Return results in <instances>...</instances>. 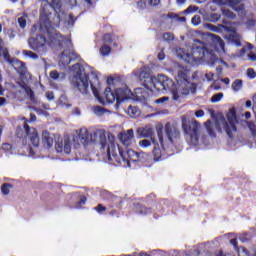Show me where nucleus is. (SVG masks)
Returning <instances> with one entry per match:
<instances>
[{
	"label": "nucleus",
	"mask_w": 256,
	"mask_h": 256,
	"mask_svg": "<svg viewBox=\"0 0 256 256\" xmlns=\"http://www.w3.org/2000/svg\"><path fill=\"white\" fill-rule=\"evenodd\" d=\"M99 143L101 151H105L106 149L108 161H111V163H127V165L130 166L131 163H137V161H139L137 152L132 149L123 151L115 142H108L105 133L99 134Z\"/></svg>",
	"instance_id": "obj_1"
},
{
	"label": "nucleus",
	"mask_w": 256,
	"mask_h": 256,
	"mask_svg": "<svg viewBox=\"0 0 256 256\" xmlns=\"http://www.w3.org/2000/svg\"><path fill=\"white\" fill-rule=\"evenodd\" d=\"M48 33V40L45 36L38 34L35 37H30L28 39V45L32 51L36 53H47V45L49 47H53L54 45H63L65 41V36L61 35V33L57 31H47Z\"/></svg>",
	"instance_id": "obj_2"
},
{
	"label": "nucleus",
	"mask_w": 256,
	"mask_h": 256,
	"mask_svg": "<svg viewBox=\"0 0 256 256\" xmlns=\"http://www.w3.org/2000/svg\"><path fill=\"white\" fill-rule=\"evenodd\" d=\"M209 49H207V45L199 39H194V43L192 44L191 53H185L181 55V59L188 63L189 65L195 66L199 65L204 59L205 55H209Z\"/></svg>",
	"instance_id": "obj_3"
},
{
	"label": "nucleus",
	"mask_w": 256,
	"mask_h": 256,
	"mask_svg": "<svg viewBox=\"0 0 256 256\" xmlns=\"http://www.w3.org/2000/svg\"><path fill=\"white\" fill-rule=\"evenodd\" d=\"M75 75L71 79V85L74 86L82 95L89 93V74L85 73V68L81 63L72 66Z\"/></svg>",
	"instance_id": "obj_4"
},
{
	"label": "nucleus",
	"mask_w": 256,
	"mask_h": 256,
	"mask_svg": "<svg viewBox=\"0 0 256 256\" xmlns=\"http://www.w3.org/2000/svg\"><path fill=\"white\" fill-rule=\"evenodd\" d=\"M157 135L160 145L159 143H157V140H155L154 148L152 150L154 161H163V159H168V157H172V155H175L177 150L169 146V144H165L163 138V128L157 130Z\"/></svg>",
	"instance_id": "obj_5"
},
{
	"label": "nucleus",
	"mask_w": 256,
	"mask_h": 256,
	"mask_svg": "<svg viewBox=\"0 0 256 256\" xmlns=\"http://www.w3.org/2000/svg\"><path fill=\"white\" fill-rule=\"evenodd\" d=\"M16 137L20 139L21 144L24 147H27V145L30 146V144L27 141H30L32 146L36 148L39 147V132H37V129L31 128L27 123H24L23 127L18 126L16 128Z\"/></svg>",
	"instance_id": "obj_6"
},
{
	"label": "nucleus",
	"mask_w": 256,
	"mask_h": 256,
	"mask_svg": "<svg viewBox=\"0 0 256 256\" xmlns=\"http://www.w3.org/2000/svg\"><path fill=\"white\" fill-rule=\"evenodd\" d=\"M107 85H113V87H117L114 91L116 93V103L119 104L126 99H129V95H131V90L125 83L124 76H116V77H108Z\"/></svg>",
	"instance_id": "obj_7"
},
{
	"label": "nucleus",
	"mask_w": 256,
	"mask_h": 256,
	"mask_svg": "<svg viewBox=\"0 0 256 256\" xmlns=\"http://www.w3.org/2000/svg\"><path fill=\"white\" fill-rule=\"evenodd\" d=\"M182 129L186 135H189L192 145L199 144V131L201 130V124L199 121L192 120H182Z\"/></svg>",
	"instance_id": "obj_8"
},
{
	"label": "nucleus",
	"mask_w": 256,
	"mask_h": 256,
	"mask_svg": "<svg viewBox=\"0 0 256 256\" xmlns=\"http://www.w3.org/2000/svg\"><path fill=\"white\" fill-rule=\"evenodd\" d=\"M177 83L180 87L182 95H189L197 91V85L189 82V75L187 70H179L177 74Z\"/></svg>",
	"instance_id": "obj_9"
},
{
	"label": "nucleus",
	"mask_w": 256,
	"mask_h": 256,
	"mask_svg": "<svg viewBox=\"0 0 256 256\" xmlns=\"http://www.w3.org/2000/svg\"><path fill=\"white\" fill-rule=\"evenodd\" d=\"M226 119L224 117L222 118L223 129L229 139H233V133H237V126L235 125L237 123V112L235 108L229 110Z\"/></svg>",
	"instance_id": "obj_10"
},
{
	"label": "nucleus",
	"mask_w": 256,
	"mask_h": 256,
	"mask_svg": "<svg viewBox=\"0 0 256 256\" xmlns=\"http://www.w3.org/2000/svg\"><path fill=\"white\" fill-rule=\"evenodd\" d=\"M164 131L168 139V146L177 151L175 143L181 139V131H179V127L174 123L167 122L164 126Z\"/></svg>",
	"instance_id": "obj_11"
},
{
	"label": "nucleus",
	"mask_w": 256,
	"mask_h": 256,
	"mask_svg": "<svg viewBox=\"0 0 256 256\" xmlns=\"http://www.w3.org/2000/svg\"><path fill=\"white\" fill-rule=\"evenodd\" d=\"M91 89L94 93V96L96 97V99H98L101 105H111L115 103V101H117V94L115 93V90L113 92L111 87L105 88L103 96L99 95V91L97 90V88H95V86H93V84H91Z\"/></svg>",
	"instance_id": "obj_12"
},
{
	"label": "nucleus",
	"mask_w": 256,
	"mask_h": 256,
	"mask_svg": "<svg viewBox=\"0 0 256 256\" xmlns=\"http://www.w3.org/2000/svg\"><path fill=\"white\" fill-rule=\"evenodd\" d=\"M151 82L156 91H170L174 85L173 80L165 74H159L156 78H151Z\"/></svg>",
	"instance_id": "obj_13"
},
{
	"label": "nucleus",
	"mask_w": 256,
	"mask_h": 256,
	"mask_svg": "<svg viewBox=\"0 0 256 256\" xmlns=\"http://www.w3.org/2000/svg\"><path fill=\"white\" fill-rule=\"evenodd\" d=\"M4 60L6 63H9L15 71L23 77L27 73V66L25 65V62L17 59V58H12L11 54H8V57H4Z\"/></svg>",
	"instance_id": "obj_14"
},
{
	"label": "nucleus",
	"mask_w": 256,
	"mask_h": 256,
	"mask_svg": "<svg viewBox=\"0 0 256 256\" xmlns=\"http://www.w3.org/2000/svg\"><path fill=\"white\" fill-rule=\"evenodd\" d=\"M137 135L140 139H151L152 143L155 144V136H153V128L149 126L139 127L137 129Z\"/></svg>",
	"instance_id": "obj_15"
},
{
	"label": "nucleus",
	"mask_w": 256,
	"mask_h": 256,
	"mask_svg": "<svg viewBox=\"0 0 256 256\" xmlns=\"http://www.w3.org/2000/svg\"><path fill=\"white\" fill-rule=\"evenodd\" d=\"M55 149L57 153H65L66 155H69V153H71V140L65 138L64 141L57 142Z\"/></svg>",
	"instance_id": "obj_16"
},
{
	"label": "nucleus",
	"mask_w": 256,
	"mask_h": 256,
	"mask_svg": "<svg viewBox=\"0 0 256 256\" xmlns=\"http://www.w3.org/2000/svg\"><path fill=\"white\" fill-rule=\"evenodd\" d=\"M133 137H135V133L133 129H129L119 134V139L121 143L126 147H129V145H131V141H133Z\"/></svg>",
	"instance_id": "obj_17"
},
{
	"label": "nucleus",
	"mask_w": 256,
	"mask_h": 256,
	"mask_svg": "<svg viewBox=\"0 0 256 256\" xmlns=\"http://www.w3.org/2000/svg\"><path fill=\"white\" fill-rule=\"evenodd\" d=\"M134 211L138 213V215H151V213H153V209L147 208L141 203L134 204Z\"/></svg>",
	"instance_id": "obj_18"
},
{
	"label": "nucleus",
	"mask_w": 256,
	"mask_h": 256,
	"mask_svg": "<svg viewBox=\"0 0 256 256\" xmlns=\"http://www.w3.org/2000/svg\"><path fill=\"white\" fill-rule=\"evenodd\" d=\"M81 56H79V54L72 52L71 53V57L65 55V52L61 53L60 59L63 63V65H69L71 63V61H77L80 59Z\"/></svg>",
	"instance_id": "obj_19"
},
{
	"label": "nucleus",
	"mask_w": 256,
	"mask_h": 256,
	"mask_svg": "<svg viewBox=\"0 0 256 256\" xmlns=\"http://www.w3.org/2000/svg\"><path fill=\"white\" fill-rule=\"evenodd\" d=\"M42 143L46 149L53 147V137H51V134L47 130L42 132Z\"/></svg>",
	"instance_id": "obj_20"
},
{
	"label": "nucleus",
	"mask_w": 256,
	"mask_h": 256,
	"mask_svg": "<svg viewBox=\"0 0 256 256\" xmlns=\"http://www.w3.org/2000/svg\"><path fill=\"white\" fill-rule=\"evenodd\" d=\"M89 137H90L89 130L85 128L80 129L78 134V139L80 143H82V145H89Z\"/></svg>",
	"instance_id": "obj_21"
},
{
	"label": "nucleus",
	"mask_w": 256,
	"mask_h": 256,
	"mask_svg": "<svg viewBox=\"0 0 256 256\" xmlns=\"http://www.w3.org/2000/svg\"><path fill=\"white\" fill-rule=\"evenodd\" d=\"M226 3L234 11H243V9H245V5L241 4V0H227ZM237 5L239 6L237 7Z\"/></svg>",
	"instance_id": "obj_22"
},
{
	"label": "nucleus",
	"mask_w": 256,
	"mask_h": 256,
	"mask_svg": "<svg viewBox=\"0 0 256 256\" xmlns=\"http://www.w3.org/2000/svg\"><path fill=\"white\" fill-rule=\"evenodd\" d=\"M166 209H169V200L162 199L156 204V211H158V213H161V215L165 213Z\"/></svg>",
	"instance_id": "obj_23"
},
{
	"label": "nucleus",
	"mask_w": 256,
	"mask_h": 256,
	"mask_svg": "<svg viewBox=\"0 0 256 256\" xmlns=\"http://www.w3.org/2000/svg\"><path fill=\"white\" fill-rule=\"evenodd\" d=\"M22 89H24L27 97H29L30 101L35 102V92H33V89L27 85H22Z\"/></svg>",
	"instance_id": "obj_24"
},
{
	"label": "nucleus",
	"mask_w": 256,
	"mask_h": 256,
	"mask_svg": "<svg viewBox=\"0 0 256 256\" xmlns=\"http://www.w3.org/2000/svg\"><path fill=\"white\" fill-rule=\"evenodd\" d=\"M5 42L3 38L0 37V55L5 59V57H9V49L4 47Z\"/></svg>",
	"instance_id": "obj_25"
},
{
	"label": "nucleus",
	"mask_w": 256,
	"mask_h": 256,
	"mask_svg": "<svg viewBox=\"0 0 256 256\" xmlns=\"http://www.w3.org/2000/svg\"><path fill=\"white\" fill-rule=\"evenodd\" d=\"M233 91H241L243 89V80L236 79L231 85Z\"/></svg>",
	"instance_id": "obj_26"
},
{
	"label": "nucleus",
	"mask_w": 256,
	"mask_h": 256,
	"mask_svg": "<svg viewBox=\"0 0 256 256\" xmlns=\"http://www.w3.org/2000/svg\"><path fill=\"white\" fill-rule=\"evenodd\" d=\"M147 157H149V154L145 152H137V159L136 163H145L147 161Z\"/></svg>",
	"instance_id": "obj_27"
},
{
	"label": "nucleus",
	"mask_w": 256,
	"mask_h": 256,
	"mask_svg": "<svg viewBox=\"0 0 256 256\" xmlns=\"http://www.w3.org/2000/svg\"><path fill=\"white\" fill-rule=\"evenodd\" d=\"M10 189H13V185L10 183H4L1 186V191H2L3 195H9Z\"/></svg>",
	"instance_id": "obj_28"
},
{
	"label": "nucleus",
	"mask_w": 256,
	"mask_h": 256,
	"mask_svg": "<svg viewBox=\"0 0 256 256\" xmlns=\"http://www.w3.org/2000/svg\"><path fill=\"white\" fill-rule=\"evenodd\" d=\"M23 55H25V57H29L30 59H39V55H37V53L31 51V50H23L22 51Z\"/></svg>",
	"instance_id": "obj_29"
},
{
	"label": "nucleus",
	"mask_w": 256,
	"mask_h": 256,
	"mask_svg": "<svg viewBox=\"0 0 256 256\" xmlns=\"http://www.w3.org/2000/svg\"><path fill=\"white\" fill-rule=\"evenodd\" d=\"M128 115H130V117H137V115H139V108L136 106H129Z\"/></svg>",
	"instance_id": "obj_30"
},
{
	"label": "nucleus",
	"mask_w": 256,
	"mask_h": 256,
	"mask_svg": "<svg viewBox=\"0 0 256 256\" xmlns=\"http://www.w3.org/2000/svg\"><path fill=\"white\" fill-rule=\"evenodd\" d=\"M109 53H111V47L110 46L104 44L100 47V54L103 57H107V55H109Z\"/></svg>",
	"instance_id": "obj_31"
},
{
	"label": "nucleus",
	"mask_w": 256,
	"mask_h": 256,
	"mask_svg": "<svg viewBox=\"0 0 256 256\" xmlns=\"http://www.w3.org/2000/svg\"><path fill=\"white\" fill-rule=\"evenodd\" d=\"M205 127L207 130L208 135H210V137H216L215 131L213 130V127H211V120H208L205 123Z\"/></svg>",
	"instance_id": "obj_32"
},
{
	"label": "nucleus",
	"mask_w": 256,
	"mask_h": 256,
	"mask_svg": "<svg viewBox=\"0 0 256 256\" xmlns=\"http://www.w3.org/2000/svg\"><path fill=\"white\" fill-rule=\"evenodd\" d=\"M248 129L251 131L252 137H256V125L253 121H247Z\"/></svg>",
	"instance_id": "obj_33"
},
{
	"label": "nucleus",
	"mask_w": 256,
	"mask_h": 256,
	"mask_svg": "<svg viewBox=\"0 0 256 256\" xmlns=\"http://www.w3.org/2000/svg\"><path fill=\"white\" fill-rule=\"evenodd\" d=\"M223 96H224L223 92L216 93L211 97L210 101L211 103H219V101L223 99Z\"/></svg>",
	"instance_id": "obj_34"
},
{
	"label": "nucleus",
	"mask_w": 256,
	"mask_h": 256,
	"mask_svg": "<svg viewBox=\"0 0 256 256\" xmlns=\"http://www.w3.org/2000/svg\"><path fill=\"white\" fill-rule=\"evenodd\" d=\"M93 111L95 115H105V113H107V109L101 106H94Z\"/></svg>",
	"instance_id": "obj_35"
},
{
	"label": "nucleus",
	"mask_w": 256,
	"mask_h": 256,
	"mask_svg": "<svg viewBox=\"0 0 256 256\" xmlns=\"http://www.w3.org/2000/svg\"><path fill=\"white\" fill-rule=\"evenodd\" d=\"M238 239L241 243H248V241H251V237H249V233L247 232L240 234Z\"/></svg>",
	"instance_id": "obj_36"
},
{
	"label": "nucleus",
	"mask_w": 256,
	"mask_h": 256,
	"mask_svg": "<svg viewBox=\"0 0 256 256\" xmlns=\"http://www.w3.org/2000/svg\"><path fill=\"white\" fill-rule=\"evenodd\" d=\"M236 253L238 256H251V252H249L245 247H240Z\"/></svg>",
	"instance_id": "obj_37"
},
{
	"label": "nucleus",
	"mask_w": 256,
	"mask_h": 256,
	"mask_svg": "<svg viewBox=\"0 0 256 256\" xmlns=\"http://www.w3.org/2000/svg\"><path fill=\"white\" fill-rule=\"evenodd\" d=\"M151 143H153V141L147 140V139H143V140L139 141V147H142L143 149H145L147 147H151Z\"/></svg>",
	"instance_id": "obj_38"
},
{
	"label": "nucleus",
	"mask_w": 256,
	"mask_h": 256,
	"mask_svg": "<svg viewBox=\"0 0 256 256\" xmlns=\"http://www.w3.org/2000/svg\"><path fill=\"white\" fill-rule=\"evenodd\" d=\"M85 203H87V197L85 195L80 196V200L76 203V209H81Z\"/></svg>",
	"instance_id": "obj_39"
},
{
	"label": "nucleus",
	"mask_w": 256,
	"mask_h": 256,
	"mask_svg": "<svg viewBox=\"0 0 256 256\" xmlns=\"http://www.w3.org/2000/svg\"><path fill=\"white\" fill-rule=\"evenodd\" d=\"M50 5L54 9H61V7H62L61 0H50Z\"/></svg>",
	"instance_id": "obj_40"
},
{
	"label": "nucleus",
	"mask_w": 256,
	"mask_h": 256,
	"mask_svg": "<svg viewBox=\"0 0 256 256\" xmlns=\"http://www.w3.org/2000/svg\"><path fill=\"white\" fill-rule=\"evenodd\" d=\"M224 17H228V19H235V13L229 9L223 10Z\"/></svg>",
	"instance_id": "obj_41"
},
{
	"label": "nucleus",
	"mask_w": 256,
	"mask_h": 256,
	"mask_svg": "<svg viewBox=\"0 0 256 256\" xmlns=\"http://www.w3.org/2000/svg\"><path fill=\"white\" fill-rule=\"evenodd\" d=\"M18 24L21 29H25V27H27V19L23 16L18 18Z\"/></svg>",
	"instance_id": "obj_42"
},
{
	"label": "nucleus",
	"mask_w": 256,
	"mask_h": 256,
	"mask_svg": "<svg viewBox=\"0 0 256 256\" xmlns=\"http://www.w3.org/2000/svg\"><path fill=\"white\" fill-rule=\"evenodd\" d=\"M215 41L218 43L219 47L221 49H225V42L223 41V39H221V37L217 36V35H213Z\"/></svg>",
	"instance_id": "obj_43"
},
{
	"label": "nucleus",
	"mask_w": 256,
	"mask_h": 256,
	"mask_svg": "<svg viewBox=\"0 0 256 256\" xmlns=\"http://www.w3.org/2000/svg\"><path fill=\"white\" fill-rule=\"evenodd\" d=\"M246 75H247V77H249V79H255V77H256L255 69L248 68L247 72H246Z\"/></svg>",
	"instance_id": "obj_44"
},
{
	"label": "nucleus",
	"mask_w": 256,
	"mask_h": 256,
	"mask_svg": "<svg viewBox=\"0 0 256 256\" xmlns=\"http://www.w3.org/2000/svg\"><path fill=\"white\" fill-rule=\"evenodd\" d=\"M163 39L165 41H173V39H175V36L171 32H166L163 34Z\"/></svg>",
	"instance_id": "obj_45"
},
{
	"label": "nucleus",
	"mask_w": 256,
	"mask_h": 256,
	"mask_svg": "<svg viewBox=\"0 0 256 256\" xmlns=\"http://www.w3.org/2000/svg\"><path fill=\"white\" fill-rule=\"evenodd\" d=\"M94 210L97 211V213H105V211H107V207L103 206V204H98Z\"/></svg>",
	"instance_id": "obj_46"
},
{
	"label": "nucleus",
	"mask_w": 256,
	"mask_h": 256,
	"mask_svg": "<svg viewBox=\"0 0 256 256\" xmlns=\"http://www.w3.org/2000/svg\"><path fill=\"white\" fill-rule=\"evenodd\" d=\"M103 41L104 43H113V36L111 34H104Z\"/></svg>",
	"instance_id": "obj_47"
},
{
	"label": "nucleus",
	"mask_w": 256,
	"mask_h": 256,
	"mask_svg": "<svg viewBox=\"0 0 256 256\" xmlns=\"http://www.w3.org/2000/svg\"><path fill=\"white\" fill-rule=\"evenodd\" d=\"M219 19H221V15H219L217 13L210 15V21H212V23H217V21H219Z\"/></svg>",
	"instance_id": "obj_48"
},
{
	"label": "nucleus",
	"mask_w": 256,
	"mask_h": 256,
	"mask_svg": "<svg viewBox=\"0 0 256 256\" xmlns=\"http://www.w3.org/2000/svg\"><path fill=\"white\" fill-rule=\"evenodd\" d=\"M50 77L51 79H54V81H57V79L60 77V74L57 70H53L50 72Z\"/></svg>",
	"instance_id": "obj_49"
},
{
	"label": "nucleus",
	"mask_w": 256,
	"mask_h": 256,
	"mask_svg": "<svg viewBox=\"0 0 256 256\" xmlns=\"http://www.w3.org/2000/svg\"><path fill=\"white\" fill-rule=\"evenodd\" d=\"M230 244L234 247L235 251H239L241 248H239L237 238L231 239Z\"/></svg>",
	"instance_id": "obj_50"
},
{
	"label": "nucleus",
	"mask_w": 256,
	"mask_h": 256,
	"mask_svg": "<svg viewBox=\"0 0 256 256\" xmlns=\"http://www.w3.org/2000/svg\"><path fill=\"white\" fill-rule=\"evenodd\" d=\"M157 197V195L155 193H150L149 195L146 196L145 198V202L146 203H150L151 201H153V199H155Z\"/></svg>",
	"instance_id": "obj_51"
},
{
	"label": "nucleus",
	"mask_w": 256,
	"mask_h": 256,
	"mask_svg": "<svg viewBox=\"0 0 256 256\" xmlns=\"http://www.w3.org/2000/svg\"><path fill=\"white\" fill-rule=\"evenodd\" d=\"M208 29H210V31H213L214 33H219V31H221V29L213 24H208Z\"/></svg>",
	"instance_id": "obj_52"
},
{
	"label": "nucleus",
	"mask_w": 256,
	"mask_h": 256,
	"mask_svg": "<svg viewBox=\"0 0 256 256\" xmlns=\"http://www.w3.org/2000/svg\"><path fill=\"white\" fill-rule=\"evenodd\" d=\"M165 101H169V97H167V96L161 97V98L155 100V103H156V105H161V103H165Z\"/></svg>",
	"instance_id": "obj_53"
},
{
	"label": "nucleus",
	"mask_w": 256,
	"mask_h": 256,
	"mask_svg": "<svg viewBox=\"0 0 256 256\" xmlns=\"http://www.w3.org/2000/svg\"><path fill=\"white\" fill-rule=\"evenodd\" d=\"M197 6H189L185 11H184V13H187V14H189V13H195V11H197Z\"/></svg>",
	"instance_id": "obj_54"
},
{
	"label": "nucleus",
	"mask_w": 256,
	"mask_h": 256,
	"mask_svg": "<svg viewBox=\"0 0 256 256\" xmlns=\"http://www.w3.org/2000/svg\"><path fill=\"white\" fill-rule=\"evenodd\" d=\"M46 99H48V101H53V99H55V94L51 91L46 92Z\"/></svg>",
	"instance_id": "obj_55"
},
{
	"label": "nucleus",
	"mask_w": 256,
	"mask_h": 256,
	"mask_svg": "<svg viewBox=\"0 0 256 256\" xmlns=\"http://www.w3.org/2000/svg\"><path fill=\"white\" fill-rule=\"evenodd\" d=\"M161 0H149V5H151L152 7H157L158 5H160Z\"/></svg>",
	"instance_id": "obj_56"
},
{
	"label": "nucleus",
	"mask_w": 256,
	"mask_h": 256,
	"mask_svg": "<svg viewBox=\"0 0 256 256\" xmlns=\"http://www.w3.org/2000/svg\"><path fill=\"white\" fill-rule=\"evenodd\" d=\"M192 23L193 25H199V23H201V18L199 16H194L192 18Z\"/></svg>",
	"instance_id": "obj_57"
},
{
	"label": "nucleus",
	"mask_w": 256,
	"mask_h": 256,
	"mask_svg": "<svg viewBox=\"0 0 256 256\" xmlns=\"http://www.w3.org/2000/svg\"><path fill=\"white\" fill-rule=\"evenodd\" d=\"M205 116V111L203 110H198L195 112V117L199 118V117H204Z\"/></svg>",
	"instance_id": "obj_58"
},
{
	"label": "nucleus",
	"mask_w": 256,
	"mask_h": 256,
	"mask_svg": "<svg viewBox=\"0 0 256 256\" xmlns=\"http://www.w3.org/2000/svg\"><path fill=\"white\" fill-rule=\"evenodd\" d=\"M172 99H173L174 101H179V92L173 91V92H172Z\"/></svg>",
	"instance_id": "obj_59"
},
{
	"label": "nucleus",
	"mask_w": 256,
	"mask_h": 256,
	"mask_svg": "<svg viewBox=\"0 0 256 256\" xmlns=\"http://www.w3.org/2000/svg\"><path fill=\"white\" fill-rule=\"evenodd\" d=\"M248 59H249L250 61H256V54L253 53V52H250V53L248 54Z\"/></svg>",
	"instance_id": "obj_60"
},
{
	"label": "nucleus",
	"mask_w": 256,
	"mask_h": 256,
	"mask_svg": "<svg viewBox=\"0 0 256 256\" xmlns=\"http://www.w3.org/2000/svg\"><path fill=\"white\" fill-rule=\"evenodd\" d=\"M158 59H159V61H163L165 59V52L161 51L158 54Z\"/></svg>",
	"instance_id": "obj_61"
},
{
	"label": "nucleus",
	"mask_w": 256,
	"mask_h": 256,
	"mask_svg": "<svg viewBox=\"0 0 256 256\" xmlns=\"http://www.w3.org/2000/svg\"><path fill=\"white\" fill-rule=\"evenodd\" d=\"M176 17H177V21H179L180 23H185L187 21V18L185 16H182V17L176 16Z\"/></svg>",
	"instance_id": "obj_62"
},
{
	"label": "nucleus",
	"mask_w": 256,
	"mask_h": 256,
	"mask_svg": "<svg viewBox=\"0 0 256 256\" xmlns=\"http://www.w3.org/2000/svg\"><path fill=\"white\" fill-rule=\"evenodd\" d=\"M7 103V99L5 97H0V107H3Z\"/></svg>",
	"instance_id": "obj_63"
},
{
	"label": "nucleus",
	"mask_w": 256,
	"mask_h": 256,
	"mask_svg": "<svg viewBox=\"0 0 256 256\" xmlns=\"http://www.w3.org/2000/svg\"><path fill=\"white\" fill-rule=\"evenodd\" d=\"M222 83H225V85H229L231 83V80L229 78L222 79Z\"/></svg>",
	"instance_id": "obj_64"
}]
</instances>
